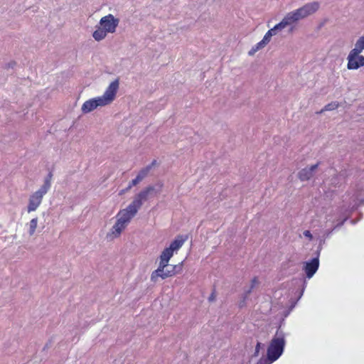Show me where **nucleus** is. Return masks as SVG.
Masks as SVG:
<instances>
[{
  "label": "nucleus",
  "instance_id": "nucleus-4",
  "mask_svg": "<svg viewBox=\"0 0 364 364\" xmlns=\"http://www.w3.org/2000/svg\"><path fill=\"white\" fill-rule=\"evenodd\" d=\"M318 8L319 4L318 2H311L305 4L304 6L295 10L294 11L287 14V16L290 22L293 23L301 18H304L315 13Z\"/></svg>",
  "mask_w": 364,
  "mask_h": 364
},
{
  "label": "nucleus",
  "instance_id": "nucleus-27",
  "mask_svg": "<svg viewBox=\"0 0 364 364\" xmlns=\"http://www.w3.org/2000/svg\"><path fill=\"white\" fill-rule=\"evenodd\" d=\"M259 347H260V343H257V344L256 346V352L257 353L259 351Z\"/></svg>",
  "mask_w": 364,
  "mask_h": 364
},
{
  "label": "nucleus",
  "instance_id": "nucleus-26",
  "mask_svg": "<svg viewBox=\"0 0 364 364\" xmlns=\"http://www.w3.org/2000/svg\"><path fill=\"white\" fill-rule=\"evenodd\" d=\"M214 299H215V296H214V294L213 293V294L210 295V296L209 297V300H210V301H213V300H214Z\"/></svg>",
  "mask_w": 364,
  "mask_h": 364
},
{
  "label": "nucleus",
  "instance_id": "nucleus-3",
  "mask_svg": "<svg viewBox=\"0 0 364 364\" xmlns=\"http://www.w3.org/2000/svg\"><path fill=\"white\" fill-rule=\"evenodd\" d=\"M285 346V338L282 332L277 331L267 348V357L271 363L277 360L282 354Z\"/></svg>",
  "mask_w": 364,
  "mask_h": 364
},
{
  "label": "nucleus",
  "instance_id": "nucleus-14",
  "mask_svg": "<svg viewBox=\"0 0 364 364\" xmlns=\"http://www.w3.org/2000/svg\"><path fill=\"white\" fill-rule=\"evenodd\" d=\"M186 238H183V236L178 235L169 245L168 247L172 252L178 250L183 243L185 242Z\"/></svg>",
  "mask_w": 364,
  "mask_h": 364
},
{
  "label": "nucleus",
  "instance_id": "nucleus-9",
  "mask_svg": "<svg viewBox=\"0 0 364 364\" xmlns=\"http://www.w3.org/2000/svg\"><path fill=\"white\" fill-rule=\"evenodd\" d=\"M347 59V68L349 70H357L364 66V56L356 53L355 51H350Z\"/></svg>",
  "mask_w": 364,
  "mask_h": 364
},
{
  "label": "nucleus",
  "instance_id": "nucleus-10",
  "mask_svg": "<svg viewBox=\"0 0 364 364\" xmlns=\"http://www.w3.org/2000/svg\"><path fill=\"white\" fill-rule=\"evenodd\" d=\"M173 255V252H172L168 247L165 248L160 255V262L158 268L154 271V274H157L156 273L159 272H162V270L165 269L166 267L168 266V262L170 259L172 257Z\"/></svg>",
  "mask_w": 364,
  "mask_h": 364
},
{
  "label": "nucleus",
  "instance_id": "nucleus-17",
  "mask_svg": "<svg viewBox=\"0 0 364 364\" xmlns=\"http://www.w3.org/2000/svg\"><path fill=\"white\" fill-rule=\"evenodd\" d=\"M155 162H156V161H154L152 162L151 165H149V166L142 168L138 173L136 177L139 178L141 180V181L148 175L149 172L150 171V170L151 168V166L154 165L155 164Z\"/></svg>",
  "mask_w": 364,
  "mask_h": 364
},
{
  "label": "nucleus",
  "instance_id": "nucleus-7",
  "mask_svg": "<svg viewBox=\"0 0 364 364\" xmlns=\"http://www.w3.org/2000/svg\"><path fill=\"white\" fill-rule=\"evenodd\" d=\"M119 20L115 18L113 15L108 14L100 19V26H101L107 33H114L118 26Z\"/></svg>",
  "mask_w": 364,
  "mask_h": 364
},
{
  "label": "nucleus",
  "instance_id": "nucleus-24",
  "mask_svg": "<svg viewBox=\"0 0 364 364\" xmlns=\"http://www.w3.org/2000/svg\"><path fill=\"white\" fill-rule=\"evenodd\" d=\"M258 284V279L257 277H254L252 279V284H251V288L248 291V294L251 291V290L256 286Z\"/></svg>",
  "mask_w": 364,
  "mask_h": 364
},
{
  "label": "nucleus",
  "instance_id": "nucleus-13",
  "mask_svg": "<svg viewBox=\"0 0 364 364\" xmlns=\"http://www.w3.org/2000/svg\"><path fill=\"white\" fill-rule=\"evenodd\" d=\"M291 24L289 18L286 15V16L282 19V21L278 24L275 25L272 28L269 29L267 32L269 34H271L272 36L277 34V31H280L284 28L287 26Z\"/></svg>",
  "mask_w": 364,
  "mask_h": 364
},
{
  "label": "nucleus",
  "instance_id": "nucleus-21",
  "mask_svg": "<svg viewBox=\"0 0 364 364\" xmlns=\"http://www.w3.org/2000/svg\"><path fill=\"white\" fill-rule=\"evenodd\" d=\"M264 43L260 41L259 43H257L254 47L252 48V49L249 51V55H254L257 51H258L259 49L263 48L264 46Z\"/></svg>",
  "mask_w": 364,
  "mask_h": 364
},
{
  "label": "nucleus",
  "instance_id": "nucleus-6",
  "mask_svg": "<svg viewBox=\"0 0 364 364\" xmlns=\"http://www.w3.org/2000/svg\"><path fill=\"white\" fill-rule=\"evenodd\" d=\"M183 269V263H180L178 264L171 265L170 269H167L166 270H162V272H157L156 275L154 274L152 272L151 274V280L154 282H156L159 277L164 279L168 277H171L176 274L181 273Z\"/></svg>",
  "mask_w": 364,
  "mask_h": 364
},
{
  "label": "nucleus",
  "instance_id": "nucleus-8",
  "mask_svg": "<svg viewBox=\"0 0 364 364\" xmlns=\"http://www.w3.org/2000/svg\"><path fill=\"white\" fill-rule=\"evenodd\" d=\"M47 193L46 191L40 188L32 195H31L29 198L28 205V212L31 213L35 211L38 206L41 205L43 196Z\"/></svg>",
  "mask_w": 364,
  "mask_h": 364
},
{
  "label": "nucleus",
  "instance_id": "nucleus-20",
  "mask_svg": "<svg viewBox=\"0 0 364 364\" xmlns=\"http://www.w3.org/2000/svg\"><path fill=\"white\" fill-rule=\"evenodd\" d=\"M38 225V218H33L29 223V235H33L35 233Z\"/></svg>",
  "mask_w": 364,
  "mask_h": 364
},
{
  "label": "nucleus",
  "instance_id": "nucleus-23",
  "mask_svg": "<svg viewBox=\"0 0 364 364\" xmlns=\"http://www.w3.org/2000/svg\"><path fill=\"white\" fill-rule=\"evenodd\" d=\"M271 37H272V35L269 34V33L267 32L266 34L264 35L263 39L262 40V42H263L264 43V45H266L267 43H268L269 42Z\"/></svg>",
  "mask_w": 364,
  "mask_h": 364
},
{
  "label": "nucleus",
  "instance_id": "nucleus-19",
  "mask_svg": "<svg viewBox=\"0 0 364 364\" xmlns=\"http://www.w3.org/2000/svg\"><path fill=\"white\" fill-rule=\"evenodd\" d=\"M339 107V104L337 102H332L331 103L327 104L320 112L319 113H322L324 111H331L337 109Z\"/></svg>",
  "mask_w": 364,
  "mask_h": 364
},
{
  "label": "nucleus",
  "instance_id": "nucleus-5",
  "mask_svg": "<svg viewBox=\"0 0 364 364\" xmlns=\"http://www.w3.org/2000/svg\"><path fill=\"white\" fill-rule=\"evenodd\" d=\"M154 191V186H148L141 191H140L134 200L127 206V208L129 209L134 214H136L138 210L142 205L144 201H146L149 195Z\"/></svg>",
  "mask_w": 364,
  "mask_h": 364
},
{
  "label": "nucleus",
  "instance_id": "nucleus-12",
  "mask_svg": "<svg viewBox=\"0 0 364 364\" xmlns=\"http://www.w3.org/2000/svg\"><path fill=\"white\" fill-rule=\"evenodd\" d=\"M318 164L312 165L310 168H304L299 173L301 181H307L313 176V172L318 168Z\"/></svg>",
  "mask_w": 364,
  "mask_h": 364
},
{
  "label": "nucleus",
  "instance_id": "nucleus-15",
  "mask_svg": "<svg viewBox=\"0 0 364 364\" xmlns=\"http://www.w3.org/2000/svg\"><path fill=\"white\" fill-rule=\"evenodd\" d=\"M107 33L101 27L99 26L93 33L92 36L95 40L100 41L107 36Z\"/></svg>",
  "mask_w": 364,
  "mask_h": 364
},
{
  "label": "nucleus",
  "instance_id": "nucleus-16",
  "mask_svg": "<svg viewBox=\"0 0 364 364\" xmlns=\"http://www.w3.org/2000/svg\"><path fill=\"white\" fill-rule=\"evenodd\" d=\"M364 50V36H361L356 42L355 47L350 51H355L360 54Z\"/></svg>",
  "mask_w": 364,
  "mask_h": 364
},
{
  "label": "nucleus",
  "instance_id": "nucleus-1",
  "mask_svg": "<svg viewBox=\"0 0 364 364\" xmlns=\"http://www.w3.org/2000/svg\"><path fill=\"white\" fill-rule=\"evenodd\" d=\"M118 89L119 80H115L110 83L102 96L85 101L82 105V112L85 114L89 113L98 107L109 105L115 99Z\"/></svg>",
  "mask_w": 364,
  "mask_h": 364
},
{
  "label": "nucleus",
  "instance_id": "nucleus-11",
  "mask_svg": "<svg viewBox=\"0 0 364 364\" xmlns=\"http://www.w3.org/2000/svg\"><path fill=\"white\" fill-rule=\"evenodd\" d=\"M319 267V260L318 257L314 258L311 262H306L304 266V271L306 277L311 278L316 272Z\"/></svg>",
  "mask_w": 364,
  "mask_h": 364
},
{
  "label": "nucleus",
  "instance_id": "nucleus-2",
  "mask_svg": "<svg viewBox=\"0 0 364 364\" xmlns=\"http://www.w3.org/2000/svg\"><path fill=\"white\" fill-rule=\"evenodd\" d=\"M135 215L127 208L120 210L117 214V221L108 235L112 237H118Z\"/></svg>",
  "mask_w": 364,
  "mask_h": 364
},
{
  "label": "nucleus",
  "instance_id": "nucleus-25",
  "mask_svg": "<svg viewBox=\"0 0 364 364\" xmlns=\"http://www.w3.org/2000/svg\"><path fill=\"white\" fill-rule=\"evenodd\" d=\"M304 235L306 237H309L310 239H311V238H312V235H311V232H310V231H309V230H306V231H304Z\"/></svg>",
  "mask_w": 364,
  "mask_h": 364
},
{
  "label": "nucleus",
  "instance_id": "nucleus-22",
  "mask_svg": "<svg viewBox=\"0 0 364 364\" xmlns=\"http://www.w3.org/2000/svg\"><path fill=\"white\" fill-rule=\"evenodd\" d=\"M139 182H141V180L139 178L136 177L129 183L128 187L127 188V190L131 189L133 186H136Z\"/></svg>",
  "mask_w": 364,
  "mask_h": 364
},
{
  "label": "nucleus",
  "instance_id": "nucleus-18",
  "mask_svg": "<svg viewBox=\"0 0 364 364\" xmlns=\"http://www.w3.org/2000/svg\"><path fill=\"white\" fill-rule=\"evenodd\" d=\"M53 177V174L51 172H50L47 177L45 178L43 185L41 187V189L44 190L45 191L48 192V190L50 188L51 186V179Z\"/></svg>",
  "mask_w": 364,
  "mask_h": 364
}]
</instances>
